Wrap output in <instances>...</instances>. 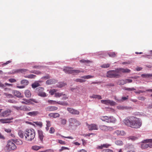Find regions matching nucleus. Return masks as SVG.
<instances>
[{
	"instance_id": "nucleus-59",
	"label": "nucleus",
	"mask_w": 152,
	"mask_h": 152,
	"mask_svg": "<svg viewBox=\"0 0 152 152\" xmlns=\"http://www.w3.org/2000/svg\"><path fill=\"white\" fill-rule=\"evenodd\" d=\"M8 102L12 103H16L17 102V101L13 100V99H9L8 100Z\"/></svg>"
},
{
	"instance_id": "nucleus-63",
	"label": "nucleus",
	"mask_w": 152,
	"mask_h": 152,
	"mask_svg": "<svg viewBox=\"0 0 152 152\" xmlns=\"http://www.w3.org/2000/svg\"><path fill=\"white\" fill-rule=\"evenodd\" d=\"M62 96H63V97L62 99V100H65L68 98V97L67 95L65 94H63V95H62Z\"/></svg>"
},
{
	"instance_id": "nucleus-22",
	"label": "nucleus",
	"mask_w": 152,
	"mask_h": 152,
	"mask_svg": "<svg viewBox=\"0 0 152 152\" xmlns=\"http://www.w3.org/2000/svg\"><path fill=\"white\" fill-rule=\"evenodd\" d=\"M108 117L107 116H101L100 117V119L103 121L105 122L108 123Z\"/></svg>"
},
{
	"instance_id": "nucleus-51",
	"label": "nucleus",
	"mask_w": 152,
	"mask_h": 152,
	"mask_svg": "<svg viewBox=\"0 0 152 152\" xmlns=\"http://www.w3.org/2000/svg\"><path fill=\"white\" fill-rule=\"evenodd\" d=\"M31 148L34 150L37 151L40 149V147L37 145H35L32 146L31 147Z\"/></svg>"
},
{
	"instance_id": "nucleus-43",
	"label": "nucleus",
	"mask_w": 152,
	"mask_h": 152,
	"mask_svg": "<svg viewBox=\"0 0 152 152\" xmlns=\"http://www.w3.org/2000/svg\"><path fill=\"white\" fill-rule=\"evenodd\" d=\"M63 93H59V92H56L55 93V96L56 97H60L63 95Z\"/></svg>"
},
{
	"instance_id": "nucleus-62",
	"label": "nucleus",
	"mask_w": 152,
	"mask_h": 152,
	"mask_svg": "<svg viewBox=\"0 0 152 152\" xmlns=\"http://www.w3.org/2000/svg\"><path fill=\"white\" fill-rule=\"evenodd\" d=\"M55 132V129L53 127H51L50 128L49 132L50 133H53Z\"/></svg>"
},
{
	"instance_id": "nucleus-9",
	"label": "nucleus",
	"mask_w": 152,
	"mask_h": 152,
	"mask_svg": "<svg viewBox=\"0 0 152 152\" xmlns=\"http://www.w3.org/2000/svg\"><path fill=\"white\" fill-rule=\"evenodd\" d=\"M86 125L89 130H98V127L97 125L95 124H89L86 123Z\"/></svg>"
},
{
	"instance_id": "nucleus-4",
	"label": "nucleus",
	"mask_w": 152,
	"mask_h": 152,
	"mask_svg": "<svg viewBox=\"0 0 152 152\" xmlns=\"http://www.w3.org/2000/svg\"><path fill=\"white\" fill-rule=\"evenodd\" d=\"M68 122L70 126L77 127L80 124V122L75 118H71L69 119Z\"/></svg>"
},
{
	"instance_id": "nucleus-40",
	"label": "nucleus",
	"mask_w": 152,
	"mask_h": 152,
	"mask_svg": "<svg viewBox=\"0 0 152 152\" xmlns=\"http://www.w3.org/2000/svg\"><path fill=\"white\" fill-rule=\"evenodd\" d=\"M141 148L143 149H145L149 147V145L148 143H144L141 145Z\"/></svg>"
},
{
	"instance_id": "nucleus-41",
	"label": "nucleus",
	"mask_w": 152,
	"mask_h": 152,
	"mask_svg": "<svg viewBox=\"0 0 152 152\" xmlns=\"http://www.w3.org/2000/svg\"><path fill=\"white\" fill-rule=\"evenodd\" d=\"M25 77L29 78H34L36 77V75L33 74L29 75L27 76H25Z\"/></svg>"
},
{
	"instance_id": "nucleus-34",
	"label": "nucleus",
	"mask_w": 152,
	"mask_h": 152,
	"mask_svg": "<svg viewBox=\"0 0 152 152\" xmlns=\"http://www.w3.org/2000/svg\"><path fill=\"white\" fill-rule=\"evenodd\" d=\"M90 97L92 98H97L98 99H102L101 96L99 95H93L92 96H90Z\"/></svg>"
},
{
	"instance_id": "nucleus-25",
	"label": "nucleus",
	"mask_w": 152,
	"mask_h": 152,
	"mask_svg": "<svg viewBox=\"0 0 152 152\" xmlns=\"http://www.w3.org/2000/svg\"><path fill=\"white\" fill-rule=\"evenodd\" d=\"M38 133L39 137L41 141H42L43 140L44 137L43 132L42 131L39 130H38Z\"/></svg>"
},
{
	"instance_id": "nucleus-61",
	"label": "nucleus",
	"mask_w": 152,
	"mask_h": 152,
	"mask_svg": "<svg viewBox=\"0 0 152 152\" xmlns=\"http://www.w3.org/2000/svg\"><path fill=\"white\" fill-rule=\"evenodd\" d=\"M35 123L37 125L39 126L40 127H42V124L41 122H36Z\"/></svg>"
},
{
	"instance_id": "nucleus-48",
	"label": "nucleus",
	"mask_w": 152,
	"mask_h": 152,
	"mask_svg": "<svg viewBox=\"0 0 152 152\" xmlns=\"http://www.w3.org/2000/svg\"><path fill=\"white\" fill-rule=\"evenodd\" d=\"M4 95L7 98H12L13 96L11 94H8L7 93H4Z\"/></svg>"
},
{
	"instance_id": "nucleus-50",
	"label": "nucleus",
	"mask_w": 152,
	"mask_h": 152,
	"mask_svg": "<svg viewBox=\"0 0 152 152\" xmlns=\"http://www.w3.org/2000/svg\"><path fill=\"white\" fill-rule=\"evenodd\" d=\"M66 122L67 120L65 119H62L61 121V124L63 125L66 124Z\"/></svg>"
},
{
	"instance_id": "nucleus-32",
	"label": "nucleus",
	"mask_w": 152,
	"mask_h": 152,
	"mask_svg": "<svg viewBox=\"0 0 152 152\" xmlns=\"http://www.w3.org/2000/svg\"><path fill=\"white\" fill-rule=\"evenodd\" d=\"M13 94L15 96L17 97H20L21 95V93L17 91H14Z\"/></svg>"
},
{
	"instance_id": "nucleus-38",
	"label": "nucleus",
	"mask_w": 152,
	"mask_h": 152,
	"mask_svg": "<svg viewBox=\"0 0 152 152\" xmlns=\"http://www.w3.org/2000/svg\"><path fill=\"white\" fill-rule=\"evenodd\" d=\"M115 144L118 145H123V142L121 140H116L115 142Z\"/></svg>"
},
{
	"instance_id": "nucleus-2",
	"label": "nucleus",
	"mask_w": 152,
	"mask_h": 152,
	"mask_svg": "<svg viewBox=\"0 0 152 152\" xmlns=\"http://www.w3.org/2000/svg\"><path fill=\"white\" fill-rule=\"evenodd\" d=\"M130 70L127 69L119 68L115 70H110L107 73V77L110 78H118L121 76V72H130Z\"/></svg>"
},
{
	"instance_id": "nucleus-15",
	"label": "nucleus",
	"mask_w": 152,
	"mask_h": 152,
	"mask_svg": "<svg viewBox=\"0 0 152 152\" xmlns=\"http://www.w3.org/2000/svg\"><path fill=\"white\" fill-rule=\"evenodd\" d=\"M57 81L55 79H50L47 80L46 81V83L47 85H51L56 83Z\"/></svg>"
},
{
	"instance_id": "nucleus-12",
	"label": "nucleus",
	"mask_w": 152,
	"mask_h": 152,
	"mask_svg": "<svg viewBox=\"0 0 152 152\" xmlns=\"http://www.w3.org/2000/svg\"><path fill=\"white\" fill-rule=\"evenodd\" d=\"M67 110L70 113L73 115H78L80 114V112L78 110L72 108H67Z\"/></svg>"
},
{
	"instance_id": "nucleus-19",
	"label": "nucleus",
	"mask_w": 152,
	"mask_h": 152,
	"mask_svg": "<svg viewBox=\"0 0 152 152\" xmlns=\"http://www.w3.org/2000/svg\"><path fill=\"white\" fill-rule=\"evenodd\" d=\"M58 107L55 106H50L48 107L47 108V110L49 111H53L57 110Z\"/></svg>"
},
{
	"instance_id": "nucleus-52",
	"label": "nucleus",
	"mask_w": 152,
	"mask_h": 152,
	"mask_svg": "<svg viewBox=\"0 0 152 152\" xmlns=\"http://www.w3.org/2000/svg\"><path fill=\"white\" fill-rule=\"evenodd\" d=\"M110 64H104L101 66V67L103 68H107L109 67Z\"/></svg>"
},
{
	"instance_id": "nucleus-46",
	"label": "nucleus",
	"mask_w": 152,
	"mask_h": 152,
	"mask_svg": "<svg viewBox=\"0 0 152 152\" xmlns=\"http://www.w3.org/2000/svg\"><path fill=\"white\" fill-rule=\"evenodd\" d=\"M80 62L82 63H88L92 62L90 60H85L83 59L80 60Z\"/></svg>"
},
{
	"instance_id": "nucleus-42",
	"label": "nucleus",
	"mask_w": 152,
	"mask_h": 152,
	"mask_svg": "<svg viewBox=\"0 0 152 152\" xmlns=\"http://www.w3.org/2000/svg\"><path fill=\"white\" fill-rule=\"evenodd\" d=\"M94 77L93 76L88 75L86 76H83L81 77V78L83 79H88L91 78H93Z\"/></svg>"
},
{
	"instance_id": "nucleus-20",
	"label": "nucleus",
	"mask_w": 152,
	"mask_h": 152,
	"mask_svg": "<svg viewBox=\"0 0 152 152\" xmlns=\"http://www.w3.org/2000/svg\"><path fill=\"white\" fill-rule=\"evenodd\" d=\"M39 112L37 111H34L29 112L27 113V114L31 116H35L39 114Z\"/></svg>"
},
{
	"instance_id": "nucleus-21",
	"label": "nucleus",
	"mask_w": 152,
	"mask_h": 152,
	"mask_svg": "<svg viewBox=\"0 0 152 152\" xmlns=\"http://www.w3.org/2000/svg\"><path fill=\"white\" fill-rule=\"evenodd\" d=\"M116 121L115 118L113 116H110L108 117V123H115Z\"/></svg>"
},
{
	"instance_id": "nucleus-5",
	"label": "nucleus",
	"mask_w": 152,
	"mask_h": 152,
	"mask_svg": "<svg viewBox=\"0 0 152 152\" xmlns=\"http://www.w3.org/2000/svg\"><path fill=\"white\" fill-rule=\"evenodd\" d=\"M6 147L9 150H13L15 149L16 146L13 141L9 140L8 141Z\"/></svg>"
},
{
	"instance_id": "nucleus-56",
	"label": "nucleus",
	"mask_w": 152,
	"mask_h": 152,
	"mask_svg": "<svg viewBox=\"0 0 152 152\" xmlns=\"http://www.w3.org/2000/svg\"><path fill=\"white\" fill-rule=\"evenodd\" d=\"M102 152H113V151L110 149H103Z\"/></svg>"
},
{
	"instance_id": "nucleus-45",
	"label": "nucleus",
	"mask_w": 152,
	"mask_h": 152,
	"mask_svg": "<svg viewBox=\"0 0 152 152\" xmlns=\"http://www.w3.org/2000/svg\"><path fill=\"white\" fill-rule=\"evenodd\" d=\"M75 81L76 82H79L80 83H84L86 81V80L84 79H77L75 80Z\"/></svg>"
},
{
	"instance_id": "nucleus-3",
	"label": "nucleus",
	"mask_w": 152,
	"mask_h": 152,
	"mask_svg": "<svg viewBox=\"0 0 152 152\" xmlns=\"http://www.w3.org/2000/svg\"><path fill=\"white\" fill-rule=\"evenodd\" d=\"M25 140L28 141H31L35 137V133L33 129H26L24 132Z\"/></svg>"
},
{
	"instance_id": "nucleus-18",
	"label": "nucleus",
	"mask_w": 152,
	"mask_h": 152,
	"mask_svg": "<svg viewBox=\"0 0 152 152\" xmlns=\"http://www.w3.org/2000/svg\"><path fill=\"white\" fill-rule=\"evenodd\" d=\"M28 70L26 69H16L14 70L13 72L14 73H24L27 71Z\"/></svg>"
},
{
	"instance_id": "nucleus-54",
	"label": "nucleus",
	"mask_w": 152,
	"mask_h": 152,
	"mask_svg": "<svg viewBox=\"0 0 152 152\" xmlns=\"http://www.w3.org/2000/svg\"><path fill=\"white\" fill-rule=\"evenodd\" d=\"M30 72L31 73H33L37 75H39L41 74V72L38 71H31Z\"/></svg>"
},
{
	"instance_id": "nucleus-24",
	"label": "nucleus",
	"mask_w": 152,
	"mask_h": 152,
	"mask_svg": "<svg viewBox=\"0 0 152 152\" xmlns=\"http://www.w3.org/2000/svg\"><path fill=\"white\" fill-rule=\"evenodd\" d=\"M66 85V83L64 82H60L58 83L57 84V87L59 88L62 87Z\"/></svg>"
},
{
	"instance_id": "nucleus-47",
	"label": "nucleus",
	"mask_w": 152,
	"mask_h": 152,
	"mask_svg": "<svg viewBox=\"0 0 152 152\" xmlns=\"http://www.w3.org/2000/svg\"><path fill=\"white\" fill-rule=\"evenodd\" d=\"M15 141V142L17 145H21L23 144V142L22 140H20L17 139Z\"/></svg>"
},
{
	"instance_id": "nucleus-35",
	"label": "nucleus",
	"mask_w": 152,
	"mask_h": 152,
	"mask_svg": "<svg viewBox=\"0 0 152 152\" xmlns=\"http://www.w3.org/2000/svg\"><path fill=\"white\" fill-rule=\"evenodd\" d=\"M81 72H82L79 70L72 69V74H73V75H76Z\"/></svg>"
},
{
	"instance_id": "nucleus-60",
	"label": "nucleus",
	"mask_w": 152,
	"mask_h": 152,
	"mask_svg": "<svg viewBox=\"0 0 152 152\" xmlns=\"http://www.w3.org/2000/svg\"><path fill=\"white\" fill-rule=\"evenodd\" d=\"M129 96H127L126 97H122L121 98V101H123L125 100H126L128 99Z\"/></svg>"
},
{
	"instance_id": "nucleus-11",
	"label": "nucleus",
	"mask_w": 152,
	"mask_h": 152,
	"mask_svg": "<svg viewBox=\"0 0 152 152\" xmlns=\"http://www.w3.org/2000/svg\"><path fill=\"white\" fill-rule=\"evenodd\" d=\"M102 103L110 105L111 106H113L115 105V102L113 101L110 100H101V101Z\"/></svg>"
},
{
	"instance_id": "nucleus-30",
	"label": "nucleus",
	"mask_w": 152,
	"mask_h": 152,
	"mask_svg": "<svg viewBox=\"0 0 152 152\" xmlns=\"http://www.w3.org/2000/svg\"><path fill=\"white\" fill-rule=\"evenodd\" d=\"M144 141L148 143L149 147L152 148V139L145 140Z\"/></svg>"
},
{
	"instance_id": "nucleus-26",
	"label": "nucleus",
	"mask_w": 152,
	"mask_h": 152,
	"mask_svg": "<svg viewBox=\"0 0 152 152\" xmlns=\"http://www.w3.org/2000/svg\"><path fill=\"white\" fill-rule=\"evenodd\" d=\"M23 100L24 101L21 102V103L23 104H32L31 102L30 101V99H23Z\"/></svg>"
},
{
	"instance_id": "nucleus-58",
	"label": "nucleus",
	"mask_w": 152,
	"mask_h": 152,
	"mask_svg": "<svg viewBox=\"0 0 152 152\" xmlns=\"http://www.w3.org/2000/svg\"><path fill=\"white\" fill-rule=\"evenodd\" d=\"M69 150V148H67V147H66L62 146L61 148V149H59V151L60 152H61L62 151H63V150Z\"/></svg>"
},
{
	"instance_id": "nucleus-1",
	"label": "nucleus",
	"mask_w": 152,
	"mask_h": 152,
	"mask_svg": "<svg viewBox=\"0 0 152 152\" xmlns=\"http://www.w3.org/2000/svg\"><path fill=\"white\" fill-rule=\"evenodd\" d=\"M124 122L128 126L135 129L140 128L142 125L141 120L134 116H131L126 118L124 120Z\"/></svg>"
},
{
	"instance_id": "nucleus-7",
	"label": "nucleus",
	"mask_w": 152,
	"mask_h": 152,
	"mask_svg": "<svg viewBox=\"0 0 152 152\" xmlns=\"http://www.w3.org/2000/svg\"><path fill=\"white\" fill-rule=\"evenodd\" d=\"M44 88L42 87H39L36 89L37 93L38 96L42 97L47 96L46 94L43 91Z\"/></svg>"
},
{
	"instance_id": "nucleus-53",
	"label": "nucleus",
	"mask_w": 152,
	"mask_h": 152,
	"mask_svg": "<svg viewBox=\"0 0 152 152\" xmlns=\"http://www.w3.org/2000/svg\"><path fill=\"white\" fill-rule=\"evenodd\" d=\"M118 109L121 110L127 109H128L127 107L124 106H118Z\"/></svg>"
},
{
	"instance_id": "nucleus-37",
	"label": "nucleus",
	"mask_w": 152,
	"mask_h": 152,
	"mask_svg": "<svg viewBox=\"0 0 152 152\" xmlns=\"http://www.w3.org/2000/svg\"><path fill=\"white\" fill-rule=\"evenodd\" d=\"M18 135L19 137L21 138H23L24 137V132L21 130H19L18 132Z\"/></svg>"
},
{
	"instance_id": "nucleus-29",
	"label": "nucleus",
	"mask_w": 152,
	"mask_h": 152,
	"mask_svg": "<svg viewBox=\"0 0 152 152\" xmlns=\"http://www.w3.org/2000/svg\"><path fill=\"white\" fill-rule=\"evenodd\" d=\"M114 134H116L117 135H124L125 133L124 131L117 130L114 132Z\"/></svg>"
},
{
	"instance_id": "nucleus-27",
	"label": "nucleus",
	"mask_w": 152,
	"mask_h": 152,
	"mask_svg": "<svg viewBox=\"0 0 152 152\" xmlns=\"http://www.w3.org/2000/svg\"><path fill=\"white\" fill-rule=\"evenodd\" d=\"M127 83L126 80H118V83L120 85H123Z\"/></svg>"
},
{
	"instance_id": "nucleus-10",
	"label": "nucleus",
	"mask_w": 152,
	"mask_h": 152,
	"mask_svg": "<svg viewBox=\"0 0 152 152\" xmlns=\"http://www.w3.org/2000/svg\"><path fill=\"white\" fill-rule=\"evenodd\" d=\"M48 103H50L51 104H58L60 105H68V103L66 102H61L60 101L56 102L55 101L52 100H48Z\"/></svg>"
},
{
	"instance_id": "nucleus-13",
	"label": "nucleus",
	"mask_w": 152,
	"mask_h": 152,
	"mask_svg": "<svg viewBox=\"0 0 152 152\" xmlns=\"http://www.w3.org/2000/svg\"><path fill=\"white\" fill-rule=\"evenodd\" d=\"M13 119V117L5 119H0V122L2 124L9 123L11 122L10 121Z\"/></svg>"
},
{
	"instance_id": "nucleus-36",
	"label": "nucleus",
	"mask_w": 152,
	"mask_h": 152,
	"mask_svg": "<svg viewBox=\"0 0 152 152\" xmlns=\"http://www.w3.org/2000/svg\"><path fill=\"white\" fill-rule=\"evenodd\" d=\"M141 77L145 78H149L151 77H152V74H142L141 75Z\"/></svg>"
},
{
	"instance_id": "nucleus-17",
	"label": "nucleus",
	"mask_w": 152,
	"mask_h": 152,
	"mask_svg": "<svg viewBox=\"0 0 152 152\" xmlns=\"http://www.w3.org/2000/svg\"><path fill=\"white\" fill-rule=\"evenodd\" d=\"M31 110V108L25 105H22L21 111H28Z\"/></svg>"
},
{
	"instance_id": "nucleus-49",
	"label": "nucleus",
	"mask_w": 152,
	"mask_h": 152,
	"mask_svg": "<svg viewBox=\"0 0 152 152\" xmlns=\"http://www.w3.org/2000/svg\"><path fill=\"white\" fill-rule=\"evenodd\" d=\"M124 89L125 90L129 91H131L133 90H136V89L133 88H127L126 87H125L124 88Z\"/></svg>"
},
{
	"instance_id": "nucleus-31",
	"label": "nucleus",
	"mask_w": 152,
	"mask_h": 152,
	"mask_svg": "<svg viewBox=\"0 0 152 152\" xmlns=\"http://www.w3.org/2000/svg\"><path fill=\"white\" fill-rule=\"evenodd\" d=\"M40 86V84L37 82H35L31 85L32 87L33 88H36Z\"/></svg>"
},
{
	"instance_id": "nucleus-44",
	"label": "nucleus",
	"mask_w": 152,
	"mask_h": 152,
	"mask_svg": "<svg viewBox=\"0 0 152 152\" xmlns=\"http://www.w3.org/2000/svg\"><path fill=\"white\" fill-rule=\"evenodd\" d=\"M57 90L55 89H53L50 91L49 92L51 95H53L54 94H55V93H56Z\"/></svg>"
},
{
	"instance_id": "nucleus-64",
	"label": "nucleus",
	"mask_w": 152,
	"mask_h": 152,
	"mask_svg": "<svg viewBox=\"0 0 152 152\" xmlns=\"http://www.w3.org/2000/svg\"><path fill=\"white\" fill-rule=\"evenodd\" d=\"M40 152H54L51 149L47 150H46L42 151Z\"/></svg>"
},
{
	"instance_id": "nucleus-28",
	"label": "nucleus",
	"mask_w": 152,
	"mask_h": 152,
	"mask_svg": "<svg viewBox=\"0 0 152 152\" xmlns=\"http://www.w3.org/2000/svg\"><path fill=\"white\" fill-rule=\"evenodd\" d=\"M20 83L21 84L23 85V86H24L25 87L29 83L28 81L26 80H22L20 81Z\"/></svg>"
},
{
	"instance_id": "nucleus-57",
	"label": "nucleus",
	"mask_w": 152,
	"mask_h": 152,
	"mask_svg": "<svg viewBox=\"0 0 152 152\" xmlns=\"http://www.w3.org/2000/svg\"><path fill=\"white\" fill-rule=\"evenodd\" d=\"M13 107L15 109H16L18 110H21V108H22V105L20 106V107H18L16 106H14Z\"/></svg>"
},
{
	"instance_id": "nucleus-55",
	"label": "nucleus",
	"mask_w": 152,
	"mask_h": 152,
	"mask_svg": "<svg viewBox=\"0 0 152 152\" xmlns=\"http://www.w3.org/2000/svg\"><path fill=\"white\" fill-rule=\"evenodd\" d=\"M50 76L48 75H47L46 76H43L42 78L41 79H45L47 80L48 79L50 78Z\"/></svg>"
},
{
	"instance_id": "nucleus-23",
	"label": "nucleus",
	"mask_w": 152,
	"mask_h": 152,
	"mask_svg": "<svg viewBox=\"0 0 152 152\" xmlns=\"http://www.w3.org/2000/svg\"><path fill=\"white\" fill-rule=\"evenodd\" d=\"M71 67H66V68L64 69V71L66 73L72 74V69Z\"/></svg>"
},
{
	"instance_id": "nucleus-6",
	"label": "nucleus",
	"mask_w": 152,
	"mask_h": 152,
	"mask_svg": "<svg viewBox=\"0 0 152 152\" xmlns=\"http://www.w3.org/2000/svg\"><path fill=\"white\" fill-rule=\"evenodd\" d=\"M99 128L101 130L104 132L111 131L113 130V127L107 126L105 125H100Z\"/></svg>"
},
{
	"instance_id": "nucleus-39",
	"label": "nucleus",
	"mask_w": 152,
	"mask_h": 152,
	"mask_svg": "<svg viewBox=\"0 0 152 152\" xmlns=\"http://www.w3.org/2000/svg\"><path fill=\"white\" fill-rule=\"evenodd\" d=\"M116 53L115 52H111L108 53V54L109 56L111 57H114L116 56Z\"/></svg>"
},
{
	"instance_id": "nucleus-8",
	"label": "nucleus",
	"mask_w": 152,
	"mask_h": 152,
	"mask_svg": "<svg viewBox=\"0 0 152 152\" xmlns=\"http://www.w3.org/2000/svg\"><path fill=\"white\" fill-rule=\"evenodd\" d=\"M12 110L10 109H7L0 113L1 117H7L10 116Z\"/></svg>"
},
{
	"instance_id": "nucleus-16",
	"label": "nucleus",
	"mask_w": 152,
	"mask_h": 152,
	"mask_svg": "<svg viewBox=\"0 0 152 152\" xmlns=\"http://www.w3.org/2000/svg\"><path fill=\"white\" fill-rule=\"evenodd\" d=\"M60 114L57 113H50L48 114V116L50 117L53 118H56L60 116Z\"/></svg>"
},
{
	"instance_id": "nucleus-33",
	"label": "nucleus",
	"mask_w": 152,
	"mask_h": 152,
	"mask_svg": "<svg viewBox=\"0 0 152 152\" xmlns=\"http://www.w3.org/2000/svg\"><path fill=\"white\" fill-rule=\"evenodd\" d=\"M25 96L27 97H30L31 95L30 91L28 90H26L25 91Z\"/></svg>"
},
{
	"instance_id": "nucleus-14",
	"label": "nucleus",
	"mask_w": 152,
	"mask_h": 152,
	"mask_svg": "<svg viewBox=\"0 0 152 152\" xmlns=\"http://www.w3.org/2000/svg\"><path fill=\"white\" fill-rule=\"evenodd\" d=\"M111 145L110 144L108 143H105L102 145L100 146H98L97 147V148L98 149H102L103 148H108Z\"/></svg>"
}]
</instances>
